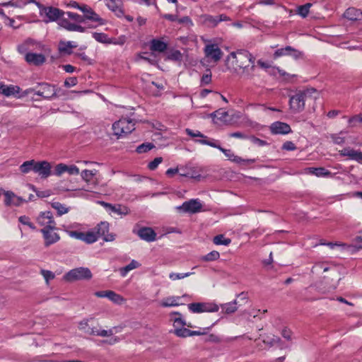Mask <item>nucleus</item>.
Wrapping results in <instances>:
<instances>
[{"label": "nucleus", "mask_w": 362, "mask_h": 362, "mask_svg": "<svg viewBox=\"0 0 362 362\" xmlns=\"http://www.w3.org/2000/svg\"><path fill=\"white\" fill-rule=\"evenodd\" d=\"M77 45L71 41L63 42L61 41L59 44V50L61 53L70 54L72 53L71 49L76 48Z\"/></svg>", "instance_id": "bb28decb"}, {"label": "nucleus", "mask_w": 362, "mask_h": 362, "mask_svg": "<svg viewBox=\"0 0 362 362\" xmlns=\"http://www.w3.org/2000/svg\"><path fill=\"white\" fill-rule=\"evenodd\" d=\"M64 173H67L71 175H76L79 174L80 171L79 168L74 165L57 164L54 169V175L59 177Z\"/></svg>", "instance_id": "ddd939ff"}, {"label": "nucleus", "mask_w": 362, "mask_h": 362, "mask_svg": "<svg viewBox=\"0 0 362 362\" xmlns=\"http://www.w3.org/2000/svg\"><path fill=\"white\" fill-rule=\"evenodd\" d=\"M202 208V203L196 199L185 202L181 206H177V209L185 213L195 214L200 211Z\"/></svg>", "instance_id": "9d476101"}, {"label": "nucleus", "mask_w": 362, "mask_h": 362, "mask_svg": "<svg viewBox=\"0 0 362 362\" xmlns=\"http://www.w3.org/2000/svg\"><path fill=\"white\" fill-rule=\"evenodd\" d=\"M339 154L342 156H348L350 159L362 164V151H361L345 148L339 151Z\"/></svg>", "instance_id": "aec40b11"}, {"label": "nucleus", "mask_w": 362, "mask_h": 362, "mask_svg": "<svg viewBox=\"0 0 362 362\" xmlns=\"http://www.w3.org/2000/svg\"><path fill=\"white\" fill-rule=\"evenodd\" d=\"M106 6L109 9L116 13L117 16H120L123 14L122 8V0H104Z\"/></svg>", "instance_id": "b1692460"}, {"label": "nucleus", "mask_w": 362, "mask_h": 362, "mask_svg": "<svg viewBox=\"0 0 362 362\" xmlns=\"http://www.w3.org/2000/svg\"><path fill=\"white\" fill-rule=\"evenodd\" d=\"M291 56L294 59H299L302 57L303 54L301 52L294 49L291 46H286L284 48L278 49L274 54V58H278L282 56Z\"/></svg>", "instance_id": "dca6fc26"}, {"label": "nucleus", "mask_w": 362, "mask_h": 362, "mask_svg": "<svg viewBox=\"0 0 362 362\" xmlns=\"http://www.w3.org/2000/svg\"><path fill=\"white\" fill-rule=\"evenodd\" d=\"M35 160H30L25 161L23 163L20 167L19 169L21 172L23 174H27L31 170L34 172L35 170Z\"/></svg>", "instance_id": "2f4dec72"}, {"label": "nucleus", "mask_w": 362, "mask_h": 362, "mask_svg": "<svg viewBox=\"0 0 362 362\" xmlns=\"http://www.w3.org/2000/svg\"><path fill=\"white\" fill-rule=\"evenodd\" d=\"M171 332L178 337L185 338L190 337L191 330L185 327H180L174 329Z\"/></svg>", "instance_id": "79ce46f5"}, {"label": "nucleus", "mask_w": 362, "mask_h": 362, "mask_svg": "<svg viewBox=\"0 0 362 362\" xmlns=\"http://www.w3.org/2000/svg\"><path fill=\"white\" fill-rule=\"evenodd\" d=\"M309 173L316 175L317 177H328L332 173L324 168H308L307 169Z\"/></svg>", "instance_id": "c756f323"}, {"label": "nucleus", "mask_w": 362, "mask_h": 362, "mask_svg": "<svg viewBox=\"0 0 362 362\" xmlns=\"http://www.w3.org/2000/svg\"><path fill=\"white\" fill-rule=\"evenodd\" d=\"M282 148L286 151H294L296 146L293 142L288 141L283 144Z\"/></svg>", "instance_id": "69168bd1"}, {"label": "nucleus", "mask_w": 362, "mask_h": 362, "mask_svg": "<svg viewBox=\"0 0 362 362\" xmlns=\"http://www.w3.org/2000/svg\"><path fill=\"white\" fill-rule=\"evenodd\" d=\"M236 305H237V301L235 300L232 302L223 304V305H221L222 312H223L226 314L233 313L238 309Z\"/></svg>", "instance_id": "f704fd0d"}, {"label": "nucleus", "mask_w": 362, "mask_h": 362, "mask_svg": "<svg viewBox=\"0 0 362 362\" xmlns=\"http://www.w3.org/2000/svg\"><path fill=\"white\" fill-rule=\"evenodd\" d=\"M51 206L53 209L57 210L59 216H62L65 214H67L69 211V207H66V205L59 202H52Z\"/></svg>", "instance_id": "72a5a7b5"}, {"label": "nucleus", "mask_w": 362, "mask_h": 362, "mask_svg": "<svg viewBox=\"0 0 362 362\" xmlns=\"http://www.w3.org/2000/svg\"><path fill=\"white\" fill-rule=\"evenodd\" d=\"M83 17L85 18V21L88 20L93 23H97V25H91L89 28H95L98 25L104 24V20L100 18L99 15L97 14L91 8L88 9V11H87Z\"/></svg>", "instance_id": "393cba45"}, {"label": "nucleus", "mask_w": 362, "mask_h": 362, "mask_svg": "<svg viewBox=\"0 0 362 362\" xmlns=\"http://www.w3.org/2000/svg\"><path fill=\"white\" fill-rule=\"evenodd\" d=\"M19 90L20 88L18 86H6L4 84L0 86V93L6 96H10L18 93Z\"/></svg>", "instance_id": "c85d7f7f"}, {"label": "nucleus", "mask_w": 362, "mask_h": 362, "mask_svg": "<svg viewBox=\"0 0 362 362\" xmlns=\"http://www.w3.org/2000/svg\"><path fill=\"white\" fill-rule=\"evenodd\" d=\"M349 123L351 127H356L357 125V123L362 124V113L354 115L349 118Z\"/></svg>", "instance_id": "6e6d98bb"}, {"label": "nucleus", "mask_w": 362, "mask_h": 362, "mask_svg": "<svg viewBox=\"0 0 362 362\" xmlns=\"http://www.w3.org/2000/svg\"><path fill=\"white\" fill-rule=\"evenodd\" d=\"M211 81V74H204L202 77L201 82L204 85H206L210 83Z\"/></svg>", "instance_id": "774afa93"}, {"label": "nucleus", "mask_w": 362, "mask_h": 362, "mask_svg": "<svg viewBox=\"0 0 362 362\" xmlns=\"http://www.w3.org/2000/svg\"><path fill=\"white\" fill-rule=\"evenodd\" d=\"M93 38L101 43L105 44H111L113 43L112 40L109 38L107 35L102 33H93Z\"/></svg>", "instance_id": "e433bc0d"}, {"label": "nucleus", "mask_w": 362, "mask_h": 362, "mask_svg": "<svg viewBox=\"0 0 362 362\" xmlns=\"http://www.w3.org/2000/svg\"><path fill=\"white\" fill-rule=\"evenodd\" d=\"M150 48L153 52H163L167 49V44L160 40L153 39L151 41Z\"/></svg>", "instance_id": "cd10ccee"}, {"label": "nucleus", "mask_w": 362, "mask_h": 362, "mask_svg": "<svg viewBox=\"0 0 362 362\" xmlns=\"http://www.w3.org/2000/svg\"><path fill=\"white\" fill-rule=\"evenodd\" d=\"M40 8V14L44 18V21L46 23L59 21L62 16L65 15V13L56 7L52 6H43L41 5Z\"/></svg>", "instance_id": "423d86ee"}, {"label": "nucleus", "mask_w": 362, "mask_h": 362, "mask_svg": "<svg viewBox=\"0 0 362 362\" xmlns=\"http://www.w3.org/2000/svg\"><path fill=\"white\" fill-rule=\"evenodd\" d=\"M271 132L274 134H286L291 132L290 126L282 122H275L270 126Z\"/></svg>", "instance_id": "6ab92c4d"}, {"label": "nucleus", "mask_w": 362, "mask_h": 362, "mask_svg": "<svg viewBox=\"0 0 362 362\" xmlns=\"http://www.w3.org/2000/svg\"><path fill=\"white\" fill-rule=\"evenodd\" d=\"M52 166L50 163L46 160L35 161V173L43 179L48 177L51 175Z\"/></svg>", "instance_id": "f8f14e48"}, {"label": "nucleus", "mask_w": 362, "mask_h": 362, "mask_svg": "<svg viewBox=\"0 0 362 362\" xmlns=\"http://www.w3.org/2000/svg\"><path fill=\"white\" fill-rule=\"evenodd\" d=\"M162 161L163 158L161 157H157L148 163V167L150 170H154Z\"/></svg>", "instance_id": "13d9d810"}, {"label": "nucleus", "mask_w": 362, "mask_h": 362, "mask_svg": "<svg viewBox=\"0 0 362 362\" xmlns=\"http://www.w3.org/2000/svg\"><path fill=\"white\" fill-rule=\"evenodd\" d=\"M108 299L117 305H121L126 301L121 295L112 291H110Z\"/></svg>", "instance_id": "58836bf2"}, {"label": "nucleus", "mask_w": 362, "mask_h": 362, "mask_svg": "<svg viewBox=\"0 0 362 362\" xmlns=\"http://www.w3.org/2000/svg\"><path fill=\"white\" fill-rule=\"evenodd\" d=\"M31 3L36 4L38 8L41 7V4L35 0H13L11 6L17 8H23L27 4Z\"/></svg>", "instance_id": "c9c22d12"}, {"label": "nucleus", "mask_w": 362, "mask_h": 362, "mask_svg": "<svg viewBox=\"0 0 362 362\" xmlns=\"http://www.w3.org/2000/svg\"><path fill=\"white\" fill-rule=\"evenodd\" d=\"M230 18L225 14L218 16H211L209 14H202L199 16V21L202 24L210 27H216L221 21H229Z\"/></svg>", "instance_id": "6e6552de"}, {"label": "nucleus", "mask_w": 362, "mask_h": 362, "mask_svg": "<svg viewBox=\"0 0 362 362\" xmlns=\"http://www.w3.org/2000/svg\"><path fill=\"white\" fill-rule=\"evenodd\" d=\"M83 235L84 239L83 240V241L88 244L93 243L96 242L98 239V235L95 233V232L88 231L87 233H84Z\"/></svg>", "instance_id": "a19ab883"}, {"label": "nucleus", "mask_w": 362, "mask_h": 362, "mask_svg": "<svg viewBox=\"0 0 362 362\" xmlns=\"http://www.w3.org/2000/svg\"><path fill=\"white\" fill-rule=\"evenodd\" d=\"M37 220L40 225L45 226L44 228H55V221L53 218L52 214L49 211L42 212Z\"/></svg>", "instance_id": "f3484780"}, {"label": "nucleus", "mask_w": 362, "mask_h": 362, "mask_svg": "<svg viewBox=\"0 0 362 362\" xmlns=\"http://www.w3.org/2000/svg\"><path fill=\"white\" fill-rule=\"evenodd\" d=\"M340 268L330 262H320L315 263L311 273L320 276V281L329 289H335L341 279Z\"/></svg>", "instance_id": "f257e3e1"}, {"label": "nucleus", "mask_w": 362, "mask_h": 362, "mask_svg": "<svg viewBox=\"0 0 362 362\" xmlns=\"http://www.w3.org/2000/svg\"><path fill=\"white\" fill-rule=\"evenodd\" d=\"M77 78L76 77H69L64 81V86L67 88L74 86L77 84Z\"/></svg>", "instance_id": "0e129e2a"}, {"label": "nucleus", "mask_w": 362, "mask_h": 362, "mask_svg": "<svg viewBox=\"0 0 362 362\" xmlns=\"http://www.w3.org/2000/svg\"><path fill=\"white\" fill-rule=\"evenodd\" d=\"M67 233L71 238H76V239H78V240H83L84 239L83 238V236H84L83 233H84L78 232V231L69 230V231H67Z\"/></svg>", "instance_id": "052dcab7"}, {"label": "nucleus", "mask_w": 362, "mask_h": 362, "mask_svg": "<svg viewBox=\"0 0 362 362\" xmlns=\"http://www.w3.org/2000/svg\"><path fill=\"white\" fill-rule=\"evenodd\" d=\"M18 221L20 223H21L23 225L28 226L30 228L33 230H35V225L30 222L29 217L26 216H21L18 218Z\"/></svg>", "instance_id": "5fc2aeb1"}, {"label": "nucleus", "mask_w": 362, "mask_h": 362, "mask_svg": "<svg viewBox=\"0 0 362 362\" xmlns=\"http://www.w3.org/2000/svg\"><path fill=\"white\" fill-rule=\"evenodd\" d=\"M344 16L350 21H358L362 16V12L355 8H349L344 12Z\"/></svg>", "instance_id": "a878e982"}, {"label": "nucleus", "mask_w": 362, "mask_h": 362, "mask_svg": "<svg viewBox=\"0 0 362 362\" xmlns=\"http://www.w3.org/2000/svg\"><path fill=\"white\" fill-rule=\"evenodd\" d=\"M95 233L98 235V238L102 237L105 241H113L115 240V235L109 234V223L105 221H102L98 224L95 228Z\"/></svg>", "instance_id": "2eb2a0df"}, {"label": "nucleus", "mask_w": 362, "mask_h": 362, "mask_svg": "<svg viewBox=\"0 0 362 362\" xmlns=\"http://www.w3.org/2000/svg\"><path fill=\"white\" fill-rule=\"evenodd\" d=\"M102 205H103L106 209L110 210L111 211L118 214V215H127L129 213V209L126 206H123L121 204L113 205L112 204L101 202Z\"/></svg>", "instance_id": "5701e85b"}, {"label": "nucleus", "mask_w": 362, "mask_h": 362, "mask_svg": "<svg viewBox=\"0 0 362 362\" xmlns=\"http://www.w3.org/2000/svg\"><path fill=\"white\" fill-rule=\"evenodd\" d=\"M188 308L194 313H214L218 310V306L211 303H193L188 305Z\"/></svg>", "instance_id": "1a4fd4ad"}, {"label": "nucleus", "mask_w": 362, "mask_h": 362, "mask_svg": "<svg viewBox=\"0 0 362 362\" xmlns=\"http://www.w3.org/2000/svg\"><path fill=\"white\" fill-rule=\"evenodd\" d=\"M213 242L217 245H228L231 240L229 238H225L223 235H218L214 238Z\"/></svg>", "instance_id": "37998d69"}, {"label": "nucleus", "mask_w": 362, "mask_h": 362, "mask_svg": "<svg viewBox=\"0 0 362 362\" xmlns=\"http://www.w3.org/2000/svg\"><path fill=\"white\" fill-rule=\"evenodd\" d=\"M135 120L128 118L122 117L118 121L112 124V129L114 135L118 138L124 136L135 129Z\"/></svg>", "instance_id": "20e7f679"}, {"label": "nucleus", "mask_w": 362, "mask_h": 362, "mask_svg": "<svg viewBox=\"0 0 362 362\" xmlns=\"http://www.w3.org/2000/svg\"><path fill=\"white\" fill-rule=\"evenodd\" d=\"M196 142L215 148L217 146V143H218V141L214 139H209L206 136V138H200V139H197Z\"/></svg>", "instance_id": "49530a36"}, {"label": "nucleus", "mask_w": 362, "mask_h": 362, "mask_svg": "<svg viewBox=\"0 0 362 362\" xmlns=\"http://www.w3.org/2000/svg\"><path fill=\"white\" fill-rule=\"evenodd\" d=\"M173 326H174L175 329L183 327L185 325H187L188 327H192V325L190 323L187 324L180 317L175 318L174 320H173Z\"/></svg>", "instance_id": "3c124183"}, {"label": "nucleus", "mask_w": 362, "mask_h": 362, "mask_svg": "<svg viewBox=\"0 0 362 362\" xmlns=\"http://www.w3.org/2000/svg\"><path fill=\"white\" fill-rule=\"evenodd\" d=\"M204 51L205 56L214 62H218L223 56V52L216 44L206 45Z\"/></svg>", "instance_id": "9b49d317"}, {"label": "nucleus", "mask_w": 362, "mask_h": 362, "mask_svg": "<svg viewBox=\"0 0 362 362\" xmlns=\"http://www.w3.org/2000/svg\"><path fill=\"white\" fill-rule=\"evenodd\" d=\"M342 134V132L339 134H333L330 136V138L334 144H343L345 142V137L341 136Z\"/></svg>", "instance_id": "603ef678"}, {"label": "nucleus", "mask_w": 362, "mask_h": 362, "mask_svg": "<svg viewBox=\"0 0 362 362\" xmlns=\"http://www.w3.org/2000/svg\"><path fill=\"white\" fill-rule=\"evenodd\" d=\"M232 57L235 59V64L243 69V74L247 78L254 76L256 66L255 64V58L247 50H239L231 52L228 59Z\"/></svg>", "instance_id": "7ed1b4c3"}, {"label": "nucleus", "mask_w": 362, "mask_h": 362, "mask_svg": "<svg viewBox=\"0 0 362 362\" xmlns=\"http://www.w3.org/2000/svg\"><path fill=\"white\" fill-rule=\"evenodd\" d=\"M57 88L55 86L47 83H38L35 95H39L45 100H51L57 97Z\"/></svg>", "instance_id": "0eeeda50"}, {"label": "nucleus", "mask_w": 362, "mask_h": 362, "mask_svg": "<svg viewBox=\"0 0 362 362\" xmlns=\"http://www.w3.org/2000/svg\"><path fill=\"white\" fill-rule=\"evenodd\" d=\"M64 16L65 15L61 16V18L59 20L58 24L61 27L65 28L66 30L71 31L74 23H71L69 20V18H66Z\"/></svg>", "instance_id": "ea45409f"}, {"label": "nucleus", "mask_w": 362, "mask_h": 362, "mask_svg": "<svg viewBox=\"0 0 362 362\" xmlns=\"http://www.w3.org/2000/svg\"><path fill=\"white\" fill-rule=\"evenodd\" d=\"M65 15H66L69 18L74 21L75 22H77V23L85 22V18H83V16H81L76 13L67 12V13H65Z\"/></svg>", "instance_id": "864d4df0"}, {"label": "nucleus", "mask_w": 362, "mask_h": 362, "mask_svg": "<svg viewBox=\"0 0 362 362\" xmlns=\"http://www.w3.org/2000/svg\"><path fill=\"white\" fill-rule=\"evenodd\" d=\"M177 21L180 24H183V25H188V26L193 25V23H192L191 18L189 16H184V17L180 18H177Z\"/></svg>", "instance_id": "e2e57ef3"}, {"label": "nucleus", "mask_w": 362, "mask_h": 362, "mask_svg": "<svg viewBox=\"0 0 362 362\" xmlns=\"http://www.w3.org/2000/svg\"><path fill=\"white\" fill-rule=\"evenodd\" d=\"M133 232L136 233L141 240L146 242H153L156 239V233L155 231L148 227H143L136 231L134 229Z\"/></svg>", "instance_id": "a211bd4d"}, {"label": "nucleus", "mask_w": 362, "mask_h": 362, "mask_svg": "<svg viewBox=\"0 0 362 362\" xmlns=\"http://www.w3.org/2000/svg\"><path fill=\"white\" fill-rule=\"evenodd\" d=\"M93 277L91 271L88 267H77L71 269L66 272L63 279L67 282H74L77 281L90 280Z\"/></svg>", "instance_id": "39448f33"}, {"label": "nucleus", "mask_w": 362, "mask_h": 362, "mask_svg": "<svg viewBox=\"0 0 362 362\" xmlns=\"http://www.w3.org/2000/svg\"><path fill=\"white\" fill-rule=\"evenodd\" d=\"M141 266V264L136 260L133 259L131 261V262L127 265L126 267H124L122 268H120L119 272L120 274L122 276H125L129 272H130L132 269L139 268Z\"/></svg>", "instance_id": "473e14b6"}, {"label": "nucleus", "mask_w": 362, "mask_h": 362, "mask_svg": "<svg viewBox=\"0 0 362 362\" xmlns=\"http://www.w3.org/2000/svg\"><path fill=\"white\" fill-rule=\"evenodd\" d=\"M180 299V297L170 296V297L164 298L161 301L160 305L163 307L178 306L180 305V303L179 302Z\"/></svg>", "instance_id": "7c9ffc66"}, {"label": "nucleus", "mask_w": 362, "mask_h": 362, "mask_svg": "<svg viewBox=\"0 0 362 362\" xmlns=\"http://www.w3.org/2000/svg\"><path fill=\"white\" fill-rule=\"evenodd\" d=\"M216 148L223 152L229 160H233L235 162H240L241 160L240 158L235 156L230 149L222 148L220 145H218V143H217V146Z\"/></svg>", "instance_id": "4c0bfd02"}, {"label": "nucleus", "mask_w": 362, "mask_h": 362, "mask_svg": "<svg viewBox=\"0 0 362 362\" xmlns=\"http://www.w3.org/2000/svg\"><path fill=\"white\" fill-rule=\"evenodd\" d=\"M54 228H43L41 229V233L43 234L45 239V246L49 247V245L57 243L60 239L58 233L54 232Z\"/></svg>", "instance_id": "4468645a"}, {"label": "nucleus", "mask_w": 362, "mask_h": 362, "mask_svg": "<svg viewBox=\"0 0 362 362\" xmlns=\"http://www.w3.org/2000/svg\"><path fill=\"white\" fill-rule=\"evenodd\" d=\"M34 42L32 40H28L23 45L18 46V49L20 52L23 53L26 51L27 47H29L30 45H33Z\"/></svg>", "instance_id": "680f3d73"}, {"label": "nucleus", "mask_w": 362, "mask_h": 362, "mask_svg": "<svg viewBox=\"0 0 362 362\" xmlns=\"http://www.w3.org/2000/svg\"><path fill=\"white\" fill-rule=\"evenodd\" d=\"M40 273L45 278L47 283H48L49 280H52L54 278V274L51 271L42 269Z\"/></svg>", "instance_id": "bf43d9fd"}, {"label": "nucleus", "mask_w": 362, "mask_h": 362, "mask_svg": "<svg viewBox=\"0 0 362 362\" xmlns=\"http://www.w3.org/2000/svg\"><path fill=\"white\" fill-rule=\"evenodd\" d=\"M193 274H194V272H186V273H175V272H171L169 274V278L172 281H176V280L184 279L185 277H188V276H191Z\"/></svg>", "instance_id": "de8ad7c7"}, {"label": "nucleus", "mask_w": 362, "mask_h": 362, "mask_svg": "<svg viewBox=\"0 0 362 362\" xmlns=\"http://www.w3.org/2000/svg\"><path fill=\"white\" fill-rule=\"evenodd\" d=\"M317 98H319V93L315 88L298 90L290 98V109L294 113L300 112L305 109L306 102H315Z\"/></svg>", "instance_id": "f03ea898"}, {"label": "nucleus", "mask_w": 362, "mask_h": 362, "mask_svg": "<svg viewBox=\"0 0 362 362\" xmlns=\"http://www.w3.org/2000/svg\"><path fill=\"white\" fill-rule=\"evenodd\" d=\"M312 4L307 3L304 5L300 6L298 8V13L302 17L305 18L309 13V9L311 7Z\"/></svg>", "instance_id": "8fccbe9b"}, {"label": "nucleus", "mask_w": 362, "mask_h": 362, "mask_svg": "<svg viewBox=\"0 0 362 362\" xmlns=\"http://www.w3.org/2000/svg\"><path fill=\"white\" fill-rule=\"evenodd\" d=\"M96 173H97L96 170H84L81 172V175L82 179L86 182H89L91 181L93 176H95L96 175Z\"/></svg>", "instance_id": "c03bdc74"}, {"label": "nucleus", "mask_w": 362, "mask_h": 362, "mask_svg": "<svg viewBox=\"0 0 362 362\" xmlns=\"http://www.w3.org/2000/svg\"><path fill=\"white\" fill-rule=\"evenodd\" d=\"M186 134L191 137L206 138V136L202 134L199 131L192 130L190 129H185Z\"/></svg>", "instance_id": "4d7b16f0"}, {"label": "nucleus", "mask_w": 362, "mask_h": 362, "mask_svg": "<svg viewBox=\"0 0 362 362\" xmlns=\"http://www.w3.org/2000/svg\"><path fill=\"white\" fill-rule=\"evenodd\" d=\"M155 146L152 143H144L141 145H139L136 148V152L138 153H143L149 151L152 148H153Z\"/></svg>", "instance_id": "09e8293b"}, {"label": "nucleus", "mask_w": 362, "mask_h": 362, "mask_svg": "<svg viewBox=\"0 0 362 362\" xmlns=\"http://www.w3.org/2000/svg\"><path fill=\"white\" fill-rule=\"evenodd\" d=\"M4 194L5 196L4 203L6 206L14 205L18 206L25 202L23 198L18 197L11 191H4Z\"/></svg>", "instance_id": "412c9836"}, {"label": "nucleus", "mask_w": 362, "mask_h": 362, "mask_svg": "<svg viewBox=\"0 0 362 362\" xmlns=\"http://www.w3.org/2000/svg\"><path fill=\"white\" fill-rule=\"evenodd\" d=\"M25 59L30 64L40 66L45 63V57L42 54L28 52L25 55Z\"/></svg>", "instance_id": "4be33fe9"}, {"label": "nucleus", "mask_w": 362, "mask_h": 362, "mask_svg": "<svg viewBox=\"0 0 362 362\" xmlns=\"http://www.w3.org/2000/svg\"><path fill=\"white\" fill-rule=\"evenodd\" d=\"M276 70L278 71V73L283 77H284L286 80H291V78H294L296 76V75H291L288 73H286L285 71L279 69V68H276Z\"/></svg>", "instance_id": "338daca9"}, {"label": "nucleus", "mask_w": 362, "mask_h": 362, "mask_svg": "<svg viewBox=\"0 0 362 362\" xmlns=\"http://www.w3.org/2000/svg\"><path fill=\"white\" fill-rule=\"evenodd\" d=\"M219 257H220L219 252L216 250H214V251L208 253L207 255L202 256L201 257V260L204 261V262H211V261H215V260L218 259Z\"/></svg>", "instance_id": "a18cd8bd"}]
</instances>
